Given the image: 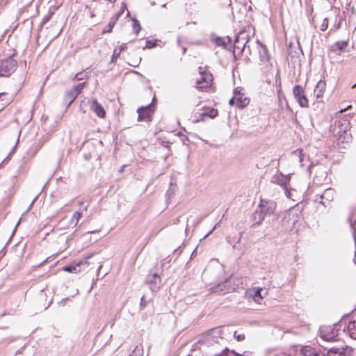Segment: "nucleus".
<instances>
[{"label": "nucleus", "mask_w": 356, "mask_h": 356, "mask_svg": "<svg viewBox=\"0 0 356 356\" xmlns=\"http://www.w3.org/2000/svg\"><path fill=\"white\" fill-rule=\"evenodd\" d=\"M19 222H20V220H19V222H17V226L19 224Z\"/></svg>", "instance_id": "nucleus-50"}, {"label": "nucleus", "mask_w": 356, "mask_h": 356, "mask_svg": "<svg viewBox=\"0 0 356 356\" xmlns=\"http://www.w3.org/2000/svg\"><path fill=\"white\" fill-rule=\"evenodd\" d=\"M217 225H218V224H216V225L213 227V229L209 232V233L206 236H207L209 234H211V232H213V230L217 227Z\"/></svg>", "instance_id": "nucleus-43"}, {"label": "nucleus", "mask_w": 356, "mask_h": 356, "mask_svg": "<svg viewBox=\"0 0 356 356\" xmlns=\"http://www.w3.org/2000/svg\"><path fill=\"white\" fill-rule=\"evenodd\" d=\"M146 282L152 291H158L162 286L161 279L156 273L148 275Z\"/></svg>", "instance_id": "nucleus-11"}, {"label": "nucleus", "mask_w": 356, "mask_h": 356, "mask_svg": "<svg viewBox=\"0 0 356 356\" xmlns=\"http://www.w3.org/2000/svg\"><path fill=\"white\" fill-rule=\"evenodd\" d=\"M17 65V62L13 57L0 60V76H8L13 73Z\"/></svg>", "instance_id": "nucleus-5"}, {"label": "nucleus", "mask_w": 356, "mask_h": 356, "mask_svg": "<svg viewBox=\"0 0 356 356\" xmlns=\"http://www.w3.org/2000/svg\"><path fill=\"white\" fill-rule=\"evenodd\" d=\"M249 37L245 31H240L236 35L234 42V49H239L241 52L243 51L246 48L249 49V46L247 45Z\"/></svg>", "instance_id": "nucleus-9"}, {"label": "nucleus", "mask_w": 356, "mask_h": 356, "mask_svg": "<svg viewBox=\"0 0 356 356\" xmlns=\"http://www.w3.org/2000/svg\"><path fill=\"white\" fill-rule=\"evenodd\" d=\"M236 99V105L241 108H245L250 103V99L246 97L242 92V88H236L234 90Z\"/></svg>", "instance_id": "nucleus-12"}, {"label": "nucleus", "mask_w": 356, "mask_h": 356, "mask_svg": "<svg viewBox=\"0 0 356 356\" xmlns=\"http://www.w3.org/2000/svg\"><path fill=\"white\" fill-rule=\"evenodd\" d=\"M127 8V6H126V4L122 3V7H121V9H120V11L119 13H121V15L123 13L124 10Z\"/></svg>", "instance_id": "nucleus-42"}, {"label": "nucleus", "mask_w": 356, "mask_h": 356, "mask_svg": "<svg viewBox=\"0 0 356 356\" xmlns=\"http://www.w3.org/2000/svg\"><path fill=\"white\" fill-rule=\"evenodd\" d=\"M229 104L230 106L236 104V99L234 95L232 99H229Z\"/></svg>", "instance_id": "nucleus-41"}, {"label": "nucleus", "mask_w": 356, "mask_h": 356, "mask_svg": "<svg viewBox=\"0 0 356 356\" xmlns=\"http://www.w3.org/2000/svg\"><path fill=\"white\" fill-rule=\"evenodd\" d=\"M156 44L155 43H152L151 41H147L146 42V47L147 48H152L154 47H155Z\"/></svg>", "instance_id": "nucleus-39"}, {"label": "nucleus", "mask_w": 356, "mask_h": 356, "mask_svg": "<svg viewBox=\"0 0 356 356\" xmlns=\"http://www.w3.org/2000/svg\"><path fill=\"white\" fill-rule=\"evenodd\" d=\"M293 95L301 107H307L308 106V100L305 95L303 88L300 85H296L293 89Z\"/></svg>", "instance_id": "nucleus-10"}, {"label": "nucleus", "mask_w": 356, "mask_h": 356, "mask_svg": "<svg viewBox=\"0 0 356 356\" xmlns=\"http://www.w3.org/2000/svg\"><path fill=\"white\" fill-rule=\"evenodd\" d=\"M102 267V264H100V265L99 266V270Z\"/></svg>", "instance_id": "nucleus-46"}, {"label": "nucleus", "mask_w": 356, "mask_h": 356, "mask_svg": "<svg viewBox=\"0 0 356 356\" xmlns=\"http://www.w3.org/2000/svg\"><path fill=\"white\" fill-rule=\"evenodd\" d=\"M77 95H76V92H72V90L70 89L68 90L65 95V102L69 106L76 98Z\"/></svg>", "instance_id": "nucleus-21"}, {"label": "nucleus", "mask_w": 356, "mask_h": 356, "mask_svg": "<svg viewBox=\"0 0 356 356\" xmlns=\"http://www.w3.org/2000/svg\"><path fill=\"white\" fill-rule=\"evenodd\" d=\"M129 356H143V346H136L134 350L132 351L131 354H130Z\"/></svg>", "instance_id": "nucleus-28"}, {"label": "nucleus", "mask_w": 356, "mask_h": 356, "mask_svg": "<svg viewBox=\"0 0 356 356\" xmlns=\"http://www.w3.org/2000/svg\"><path fill=\"white\" fill-rule=\"evenodd\" d=\"M137 113H138V120L139 122H148L150 121L152 119L153 111L152 110L151 105H148L145 107L138 108L137 110Z\"/></svg>", "instance_id": "nucleus-14"}, {"label": "nucleus", "mask_w": 356, "mask_h": 356, "mask_svg": "<svg viewBox=\"0 0 356 356\" xmlns=\"http://www.w3.org/2000/svg\"><path fill=\"white\" fill-rule=\"evenodd\" d=\"M327 26H328V19L327 18H325L323 20V22H322V24L321 25L320 30L321 31H325L327 29Z\"/></svg>", "instance_id": "nucleus-34"}, {"label": "nucleus", "mask_w": 356, "mask_h": 356, "mask_svg": "<svg viewBox=\"0 0 356 356\" xmlns=\"http://www.w3.org/2000/svg\"><path fill=\"white\" fill-rule=\"evenodd\" d=\"M120 54V51H118L117 49H115L113 51V60L114 59H116Z\"/></svg>", "instance_id": "nucleus-38"}, {"label": "nucleus", "mask_w": 356, "mask_h": 356, "mask_svg": "<svg viewBox=\"0 0 356 356\" xmlns=\"http://www.w3.org/2000/svg\"><path fill=\"white\" fill-rule=\"evenodd\" d=\"M283 191H284V193L285 195L288 198L291 199L293 200H295L294 198H293V192L296 191L295 190H293V189H289L287 186H285L283 187Z\"/></svg>", "instance_id": "nucleus-30"}, {"label": "nucleus", "mask_w": 356, "mask_h": 356, "mask_svg": "<svg viewBox=\"0 0 356 356\" xmlns=\"http://www.w3.org/2000/svg\"><path fill=\"white\" fill-rule=\"evenodd\" d=\"M276 202L273 200L261 199L258 209L254 213L255 219L258 218V223H261L266 215L274 213L276 209Z\"/></svg>", "instance_id": "nucleus-3"}, {"label": "nucleus", "mask_w": 356, "mask_h": 356, "mask_svg": "<svg viewBox=\"0 0 356 356\" xmlns=\"http://www.w3.org/2000/svg\"><path fill=\"white\" fill-rule=\"evenodd\" d=\"M211 289L212 290V291L215 289V288L213 289V287H211Z\"/></svg>", "instance_id": "nucleus-49"}, {"label": "nucleus", "mask_w": 356, "mask_h": 356, "mask_svg": "<svg viewBox=\"0 0 356 356\" xmlns=\"http://www.w3.org/2000/svg\"><path fill=\"white\" fill-rule=\"evenodd\" d=\"M201 77L196 81L197 88L203 89L211 86L213 81L211 74L200 71Z\"/></svg>", "instance_id": "nucleus-13"}, {"label": "nucleus", "mask_w": 356, "mask_h": 356, "mask_svg": "<svg viewBox=\"0 0 356 356\" xmlns=\"http://www.w3.org/2000/svg\"><path fill=\"white\" fill-rule=\"evenodd\" d=\"M310 174H314V181L318 184H322L327 179V169L323 165L309 166Z\"/></svg>", "instance_id": "nucleus-6"}, {"label": "nucleus", "mask_w": 356, "mask_h": 356, "mask_svg": "<svg viewBox=\"0 0 356 356\" xmlns=\"http://www.w3.org/2000/svg\"><path fill=\"white\" fill-rule=\"evenodd\" d=\"M341 325L334 324L333 325H324L321 326L319 329L318 338L317 339L319 346L324 349H329L327 345L333 343H341L340 334L339 333V328Z\"/></svg>", "instance_id": "nucleus-1"}, {"label": "nucleus", "mask_w": 356, "mask_h": 356, "mask_svg": "<svg viewBox=\"0 0 356 356\" xmlns=\"http://www.w3.org/2000/svg\"><path fill=\"white\" fill-rule=\"evenodd\" d=\"M145 304H146V302H145V297H144V296H143V297L141 298V302H140V309H144V306H145Z\"/></svg>", "instance_id": "nucleus-40"}, {"label": "nucleus", "mask_w": 356, "mask_h": 356, "mask_svg": "<svg viewBox=\"0 0 356 356\" xmlns=\"http://www.w3.org/2000/svg\"><path fill=\"white\" fill-rule=\"evenodd\" d=\"M83 210L86 211L87 210V207H85Z\"/></svg>", "instance_id": "nucleus-47"}, {"label": "nucleus", "mask_w": 356, "mask_h": 356, "mask_svg": "<svg viewBox=\"0 0 356 356\" xmlns=\"http://www.w3.org/2000/svg\"><path fill=\"white\" fill-rule=\"evenodd\" d=\"M120 15H121V13H118L111 17V21L109 22V23L107 26V29H105L103 30V33L111 32L112 29L115 26L116 22L118 21V19Z\"/></svg>", "instance_id": "nucleus-20"}, {"label": "nucleus", "mask_w": 356, "mask_h": 356, "mask_svg": "<svg viewBox=\"0 0 356 356\" xmlns=\"http://www.w3.org/2000/svg\"><path fill=\"white\" fill-rule=\"evenodd\" d=\"M261 288H257V290L255 291L254 292V294L253 296V300L254 301L261 304V301L263 299V297L261 294Z\"/></svg>", "instance_id": "nucleus-29"}, {"label": "nucleus", "mask_w": 356, "mask_h": 356, "mask_svg": "<svg viewBox=\"0 0 356 356\" xmlns=\"http://www.w3.org/2000/svg\"><path fill=\"white\" fill-rule=\"evenodd\" d=\"M350 123L346 119H341L336 121L332 127L333 134L338 136V140L341 143H348L350 138L348 132Z\"/></svg>", "instance_id": "nucleus-2"}, {"label": "nucleus", "mask_w": 356, "mask_h": 356, "mask_svg": "<svg viewBox=\"0 0 356 356\" xmlns=\"http://www.w3.org/2000/svg\"><path fill=\"white\" fill-rule=\"evenodd\" d=\"M288 177L282 178L281 179L278 176H275L272 179V181L274 183H277V184L280 185L281 186L284 187L286 186L287 181H289Z\"/></svg>", "instance_id": "nucleus-26"}, {"label": "nucleus", "mask_w": 356, "mask_h": 356, "mask_svg": "<svg viewBox=\"0 0 356 356\" xmlns=\"http://www.w3.org/2000/svg\"><path fill=\"white\" fill-rule=\"evenodd\" d=\"M213 42L216 46L222 47L224 48H227L229 45L231 44V40L229 37H216L213 40Z\"/></svg>", "instance_id": "nucleus-18"}, {"label": "nucleus", "mask_w": 356, "mask_h": 356, "mask_svg": "<svg viewBox=\"0 0 356 356\" xmlns=\"http://www.w3.org/2000/svg\"><path fill=\"white\" fill-rule=\"evenodd\" d=\"M218 111L213 108H208L204 110L202 113L203 116H208L211 118H213L218 115Z\"/></svg>", "instance_id": "nucleus-25"}, {"label": "nucleus", "mask_w": 356, "mask_h": 356, "mask_svg": "<svg viewBox=\"0 0 356 356\" xmlns=\"http://www.w3.org/2000/svg\"><path fill=\"white\" fill-rule=\"evenodd\" d=\"M234 337L238 341H242L245 339L244 334H237L236 332H234Z\"/></svg>", "instance_id": "nucleus-35"}, {"label": "nucleus", "mask_w": 356, "mask_h": 356, "mask_svg": "<svg viewBox=\"0 0 356 356\" xmlns=\"http://www.w3.org/2000/svg\"><path fill=\"white\" fill-rule=\"evenodd\" d=\"M347 330L350 337L353 339H356V316L349 321Z\"/></svg>", "instance_id": "nucleus-17"}, {"label": "nucleus", "mask_w": 356, "mask_h": 356, "mask_svg": "<svg viewBox=\"0 0 356 356\" xmlns=\"http://www.w3.org/2000/svg\"><path fill=\"white\" fill-rule=\"evenodd\" d=\"M326 83L323 80H320L314 89V94L317 98L321 97L325 90Z\"/></svg>", "instance_id": "nucleus-16"}, {"label": "nucleus", "mask_w": 356, "mask_h": 356, "mask_svg": "<svg viewBox=\"0 0 356 356\" xmlns=\"http://www.w3.org/2000/svg\"><path fill=\"white\" fill-rule=\"evenodd\" d=\"M211 289L212 290V291L215 289V288L213 289V287H211Z\"/></svg>", "instance_id": "nucleus-48"}, {"label": "nucleus", "mask_w": 356, "mask_h": 356, "mask_svg": "<svg viewBox=\"0 0 356 356\" xmlns=\"http://www.w3.org/2000/svg\"><path fill=\"white\" fill-rule=\"evenodd\" d=\"M348 45V41H339V42H335L333 45H332V49L334 51H343L344 50V49L347 47Z\"/></svg>", "instance_id": "nucleus-24"}, {"label": "nucleus", "mask_w": 356, "mask_h": 356, "mask_svg": "<svg viewBox=\"0 0 356 356\" xmlns=\"http://www.w3.org/2000/svg\"><path fill=\"white\" fill-rule=\"evenodd\" d=\"M154 4H155L154 1H153V2H152V3H151V5H152V6H154Z\"/></svg>", "instance_id": "nucleus-45"}, {"label": "nucleus", "mask_w": 356, "mask_h": 356, "mask_svg": "<svg viewBox=\"0 0 356 356\" xmlns=\"http://www.w3.org/2000/svg\"><path fill=\"white\" fill-rule=\"evenodd\" d=\"M327 356H353V349L346 345L331 346L327 353Z\"/></svg>", "instance_id": "nucleus-8"}, {"label": "nucleus", "mask_w": 356, "mask_h": 356, "mask_svg": "<svg viewBox=\"0 0 356 356\" xmlns=\"http://www.w3.org/2000/svg\"><path fill=\"white\" fill-rule=\"evenodd\" d=\"M6 93H0V110L8 104V99H6Z\"/></svg>", "instance_id": "nucleus-32"}, {"label": "nucleus", "mask_w": 356, "mask_h": 356, "mask_svg": "<svg viewBox=\"0 0 356 356\" xmlns=\"http://www.w3.org/2000/svg\"><path fill=\"white\" fill-rule=\"evenodd\" d=\"M124 47H122V46H121V47H120V52H121L122 50H124Z\"/></svg>", "instance_id": "nucleus-44"}, {"label": "nucleus", "mask_w": 356, "mask_h": 356, "mask_svg": "<svg viewBox=\"0 0 356 356\" xmlns=\"http://www.w3.org/2000/svg\"><path fill=\"white\" fill-rule=\"evenodd\" d=\"M82 211H76L74 213L70 220L71 225L76 226L78 224L80 218L82 216Z\"/></svg>", "instance_id": "nucleus-27"}, {"label": "nucleus", "mask_w": 356, "mask_h": 356, "mask_svg": "<svg viewBox=\"0 0 356 356\" xmlns=\"http://www.w3.org/2000/svg\"><path fill=\"white\" fill-rule=\"evenodd\" d=\"M334 191L332 188H327L323 193L321 195L322 200L325 199L327 201H332L334 198Z\"/></svg>", "instance_id": "nucleus-22"}, {"label": "nucleus", "mask_w": 356, "mask_h": 356, "mask_svg": "<svg viewBox=\"0 0 356 356\" xmlns=\"http://www.w3.org/2000/svg\"><path fill=\"white\" fill-rule=\"evenodd\" d=\"M293 156L298 159L301 166H304V160L305 155L302 153V150L297 149L293 152Z\"/></svg>", "instance_id": "nucleus-23"}, {"label": "nucleus", "mask_w": 356, "mask_h": 356, "mask_svg": "<svg viewBox=\"0 0 356 356\" xmlns=\"http://www.w3.org/2000/svg\"><path fill=\"white\" fill-rule=\"evenodd\" d=\"M86 82H83V83H79L78 85L74 86L72 88V92H76V95L78 96V95L81 92V90L86 86Z\"/></svg>", "instance_id": "nucleus-31"}, {"label": "nucleus", "mask_w": 356, "mask_h": 356, "mask_svg": "<svg viewBox=\"0 0 356 356\" xmlns=\"http://www.w3.org/2000/svg\"><path fill=\"white\" fill-rule=\"evenodd\" d=\"M222 291V286L220 284H218V286H215V289L213 291V293H217L219 291Z\"/></svg>", "instance_id": "nucleus-37"}, {"label": "nucleus", "mask_w": 356, "mask_h": 356, "mask_svg": "<svg viewBox=\"0 0 356 356\" xmlns=\"http://www.w3.org/2000/svg\"><path fill=\"white\" fill-rule=\"evenodd\" d=\"M303 356H327L322 352H318L315 349L312 348H305L302 350Z\"/></svg>", "instance_id": "nucleus-19"}, {"label": "nucleus", "mask_w": 356, "mask_h": 356, "mask_svg": "<svg viewBox=\"0 0 356 356\" xmlns=\"http://www.w3.org/2000/svg\"><path fill=\"white\" fill-rule=\"evenodd\" d=\"M92 258V256L86 257L83 259L73 262L70 265L64 266L63 270L69 273H78L81 270V268H80L81 266L86 265L88 266L93 264V262L90 261Z\"/></svg>", "instance_id": "nucleus-7"}, {"label": "nucleus", "mask_w": 356, "mask_h": 356, "mask_svg": "<svg viewBox=\"0 0 356 356\" xmlns=\"http://www.w3.org/2000/svg\"><path fill=\"white\" fill-rule=\"evenodd\" d=\"M84 74L82 73V72H80V73H77L75 76H74V80H78V81H80V80H83L84 79Z\"/></svg>", "instance_id": "nucleus-36"}, {"label": "nucleus", "mask_w": 356, "mask_h": 356, "mask_svg": "<svg viewBox=\"0 0 356 356\" xmlns=\"http://www.w3.org/2000/svg\"><path fill=\"white\" fill-rule=\"evenodd\" d=\"M140 29L141 27L139 22L136 19H133V30L136 33V34L138 35Z\"/></svg>", "instance_id": "nucleus-33"}, {"label": "nucleus", "mask_w": 356, "mask_h": 356, "mask_svg": "<svg viewBox=\"0 0 356 356\" xmlns=\"http://www.w3.org/2000/svg\"><path fill=\"white\" fill-rule=\"evenodd\" d=\"M91 109L97 114L99 118H104L106 112L104 108L99 104L96 99L91 101Z\"/></svg>", "instance_id": "nucleus-15"}, {"label": "nucleus", "mask_w": 356, "mask_h": 356, "mask_svg": "<svg viewBox=\"0 0 356 356\" xmlns=\"http://www.w3.org/2000/svg\"><path fill=\"white\" fill-rule=\"evenodd\" d=\"M257 49L258 50L259 57V65L261 70L264 72H268L272 68V63L270 62V56L268 55L267 48L266 45L260 42H257Z\"/></svg>", "instance_id": "nucleus-4"}]
</instances>
